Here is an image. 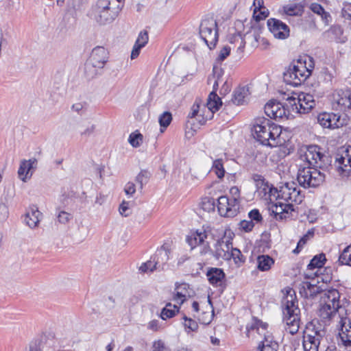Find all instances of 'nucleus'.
<instances>
[{"label": "nucleus", "mask_w": 351, "mask_h": 351, "mask_svg": "<svg viewBox=\"0 0 351 351\" xmlns=\"http://www.w3.org/2000/svg\"><path fill=\"white\" fill-rule=\"evenodd\" d=\"M253 131L254 138L264 145L277 147L282 143L280 139V128L267 118H256Z\"/></svg>", "instance_id": "obj_1"}, {"label": "nucleus", "mask_w": 351, "mask_h": 351, "mask_svg": "<svg viewBox=\"0 0 351 351\" xmlns=\"http://www.w3.org/2000/svg\"><path fill=\"white\" fill-rule=\"evenodd\" d=\"M221 97L215 91H212L208 96L206 103H202L199 99H196L188 114L189 119L197 117L201 125H204L208 120L213 119L214 113L222 106Z\"/></svg>", "instance_id": "obj_2"}, {"label": "nucleus", "mask_w": 351, "mask_h": 351, "mask_svg": "<svg viewBox=\"0 0 351 351\" xmlns=\"http://www.w3.org/2000/svg\"><path fill=\"white\" fill-rule=\"evenodd\" d=\"M282 305L283 306V321L287 325L286 330L290 334L294 335L298 332L300 322V310L298 306V300L294 290L291 288L286 289V293L282 300Z\"/></svg>", "instance_id": "obj_3"}, {"label": "nucleus", "mask_w": 351, "mask_h": 351, "mask_svg": "<svg viewBox=\"0 0 351 351\" xmlns=\"http://www.w3.org/2000/svg\"><path fill=\"white\" fill-rule=\"evenodd\" d=\"M285 92L282 90H279V93L282 100H289L290 107L295 114H304L311 110L315 106L314 97L308 93H301L298 94L293 91Z\"/></svg>", "instance_id": "obj_4"}, {"label": "nucleus", "mask_w": 351, "mask_h": 351, "mask_svg": "<svg viewBox=\"0 0 351 351\" xmlns=\"http://www.w3.org/2000/svg\"><path fill=\"white\" fill-rule=\"evenodd\" d=\"M307 58L310 62L308 66H306V60L303 62L299 60L298 65H293L286 70L283 74V80L287 85L300 86L311 75L312 69L314 68L313 58L310 56H308Z\"/></svg>", "instance_id": "obj_5"}, {"label": "nucleus", "mask_w": 351, "mask_h": 351, "mask_svg": "<svg viewBox=\"0 0 351 351\" xmlns=\"http://www.w3.org/2000/svg\"><path fill=\"white\" fill-rule=\"evenodd\" d=\"M318 167L308 166L300 167L297 174L299 185L304 189L316 188L325 180V174Z\"/></svg>", "instance_id": "obj_6"}, {"label": "nucleus", "mask_w": 351, "mask_h": 351, "mask_svg": "<svg viewBox=\"0 0 351 351\" xmlns=\"http://www.w3.org/2000/svg\"><path fill=\"white\" fill-rule=\"evenodd\" d=\"M199 35L210 49H213L218 40V29L216 20L212 16L202 19L199 25Z\"/></svg>", "instance_id": "obj_7"}, {"label": "nucleus", "mask_w": 351, "mask_h": 351, "mask_svg": "<svg viewBox=\"0 0 351 351\" xmlns=\"http://www.w3.org/2000/svg\"><path fill=\"white\" fill-rule=\"evenodd\" d=\"M318 123L324 128L335 129L346 125V117L338 113L323 112L317 117Z\"/></svg>", "instance_id": "obj_8"}, {"label": "nucleus", "mask_w": 351, "mask_h": 351, "mask_svg": "<svg viewBox=\"0 0 351 351\" xmlns=\"http://www.w3.org/2000/svg\"><path fill=\"white\" fill-rule=\"evenodd\" d=\"M277 197L285 200L287 204H300L303 200L304 195L297 188L295 183L291 182L286 183L280 188Z\"/></svg>", "instance_id": "obj_9"}, {"label": "nucleus", "mask_w": 351, "mask_h": 351, "mask_svg": "<svg viewBox=\"0 0 351 351\" xmlns=\"http://www.w3.org/2000/svg\"><path fill=\"white\" fill-rule=\"evenodd\" d=\"M335 166L339 172L344 173L349 171L347 167L351 169V146H344L341 147L335 157Z\"/></svg>", "instance_id": "obj_10"}, {"label": "nucleus", "mask_w": 351, "mask_h": 351, "mask_svg": "<svg viewBox=\"0 0 351 351\" xmlns=\"http://www.w3.org/2000/svg\"><path fill=\"white\" fill-rule=\"evenodd\" d=\"M318 145H309L305 152V158L309 166L320 168L324 163L325 155L321 152Z\"/></svg>", "instance_id": "obj_11"}, {"label": "nucleus", "mask_w": 351, "mask_h": 351, "mask_svg": "<svg viewBox=\"0 0 351 351\" xmlns=\"http://www.w3.org/2000/svg\"><path fill=\"white\" fill-rule=\"evenodd\" d=\"M267 26L269 31L276 38L284 40L289 36V27L280 20L271 18L267 21Z\"/></svg>", "instance_id": "obj_12"}, {"label": "nucleus", "mask_w": 351, "mask_h": 351, "mask_svg": "<svg viewBox=\"0 0 351 351\" xmlns=\"http://www.w3.org/2000/svg\"><path fill=\"white\" fill-rule=\"evenodd\" d=\"M217 208L220 215L226 217H233L238 213L239 206L232 204L228 197L221 196L217 199Z\"/></svg>", "instance_id": "obj_13"}, {"label": "nucleus", "mask_w": 351, "mask_h": 351, "mask_svg": "<svg viewBox=\"0 0 351 351\" xmlns=\"http://www.w3.org/2000/svg\"><path fill=\"white\" fill-rule=\"evenodd\" d=\"M253 180L256 183V191L258 195L265 199H267V194L269 192L274 191V193L278 195L279 191L270 184L268 182L265 181V178L259 174H254Z\"/></svg>", "instance_id": "obj_14"}, {"label": "nucleus", "mask_w": 351, "mask_h": 351, "mask_svg": "<svg viewBox=\"0 0 351 351\" xmlns=\"http://www.w3.org/2000/svg\"><path fill=\"white\" fill-rule=\"evenodd\" d=\"M333 102L341 110L351 109V90L337 89L333 94Z\"/></svg>", "instance_id": "obj_15"}, {"label": "nucleus", "mask_w": 351, "mask_h": 351, "mask_svg": "<svg viewBox=\"0 0 351 351\" xmlns=\"http://www.w3.org/2000/svg\"><path fill=\"white\" fill-rule=\"evenodd\" d=\"M339 337L342 345L351 346V321L348 317L340 318Z\"/></svg>", "instance_id": "obj_16"}, {"label": "nucleus", "mask_w": 351, "mask_h": 351, "mask_svg": "<svg viewBox=\"0 0 351 351\" xmlns=\"http://www.w3.org/2000/svg\"><path fill=\"white\" fill-rule=\"evenodd\" d=\"M271 210L276 220H282L289 217L295 208L293 204L278 202L271 206Z\"/></svg>", "instance_id": "obj_17"}, {"label": "nucleus", "mask_w": 351, "mask_h": 351, "mask_svg": "<svg viewBox=\"0 0 351 351\" xmlns=\"http://www.w3.org/2000/svg\"><path fill=\"white\" fill-rule=\"evenodd\" d=\"M36 164L37 160L36 158L21 160L18 169V176L19 179L24 182L29 180L32 176L33 169L36 168L34 165Z\"/></svg>", "instance_id": "obj_18"}, {"label": "nucleus", "mask_w": 351, "mask_h": 351, "mask_svg": "<svg viewBox=\"0 0 351 351\" xmlns=\"http://www.w3.org/2000/svg\"><path fill=\"white\" fill-rule=\"evenodd\" d=\"M108 53L107 50L104 47L97 46L92 50L88 60L103 69L108 62Z\"/></svg>", "instance_id": "obj_19"}, {"label": "nucleus", "mask_w": 351, "mask_h": 351, "mask_svg": "<svg viewBox=\"0 0 351 351\" xmlns=\"http://www.w3.org/2000/svg\"><path fill=\"white\" fill-rule=\"evenodd\" d=\"M339 308H336L334 306H330V304H319L317 314L321 321L325 325H327L330 323V320L337 315Z\"/></svg>", "instance_id": "obj_20"}, {"label": "nucleus", "mask_w": 351, "mask_h": 351, "mask_svg": "<svg viewBox=\"0 0 351 351\" xmlns=\"http://www.w3.org/2000/svg\"><path fill=\"white\" fill-rule=\"evenodd\" d=\"M340 294L337 289H332L328 290L323 291L321 295L320 304H330V306H334L336 308H340L339 302Z\"/></svg>", "instance_id": "obj_21"}, {"label": "nucleus", "mask_w": 351, "mask_h": 351, "mask_svg": "<svg viewBox=\"0 0 351 351\" xmlns=\"http://www.w3.org/2000/svg\"><path fill=\"white\" fill-rule=\"evenodd\" d=\"M100 23H106L112 21L121 10L119 6L108 5L106 8H98Z\"/></svg>", "instance_id": "obj_22"}, {"label": "nucleus", "mask_w": 351, "mask_h": 351, "mask_svg": "<svg viewBox=\"0 0 351 351\" xmlns=\"http://www.w3.org/2000/svg\"><path fill=\"white\" fill-rule=\"evenodd\" d=\"M237 33L234 34L230 38V43L232 44H237V51L240 53L243 52L245 48V41L244 37L245 35L250 34V31L247 30L245 34H243L240 31V29L243 27V23L241 21H238L235 23Z\"/></svg>", "instance_id": "obj_23"}, {"label": "nucleus", "mask_w": 351, "mask_h": 351, "mask_svg": "<svg viewBox=\"0 0 351 351\" xmlns=\"http://www.w3.org/2000/svg\"><path fill=\"white\" fill-rule=\"evenodd\" d=\"M317 325L314 323H311L309 326L307 327V331L303 337H314L316 341L321 342L322 339L325 337L326 331L325 329V324L322 325L317 322Z\"/></svg>", "instance_id": "obj_24"}, {"label": "nucleus", "mask_w": 351, "mask_h": 351, "mask_svg": "<svg viewBox=\"0 0 351 351\" xmlns=\"http://www.w3.org/2000/svg\"><path fill=\"white\" fill-rule=\"evenodd\" d=\"M322 291L319 287L309 282H304L300 289V295L305 298H313L318 293L322 295Z\"/></svg>", "instance_id": "obj_25"}, {"label": "nucleus", "mask_w": 351, "mask_h": 351, "mask_svg": "<svg viewBox=\"0 0 351 351\" xmlns=\"http://www.w3.org/2000/svg\"><path fill=\"white\" fill-rule=\"evenodd\" d=\"M230 252L228 244L223 243V239L217 240L215 245L214 256L217 259L222 258L225 261H230Z\"/></svg>", "instance_id": "obj_26"}, {"label": "nucleus", "mask_w": 351, "mask_h": 351, "mask_svg": "<svg viewBox=\"0 0 351 351\" xmlns=\"http://www.w3.org/2000/svg\"><path fill=\"white\" fill-rule=\"evenodd\" d=\"M42 214L37 208H31L28 210L24 218V221L30 228L38 226Z\"/></svg>", "instance_id": "obj_27"}, {"label": "nucleus", "mask_w": 351, "mask_h": 351, "mask_svg": "<svg viewBox=\"0 0 351 351\" xmlns=\"http://www.w3.org/2000/svg\"><path fill=\"white\" fill-rule=\"evenodd\" d=\"M102 68L95 64H93L89 60H86L84 66V75L88 80H90L94 79L102 73Z\"/></svg>", "instance_id": "obj_28"}, {"label": "nucleus", "mask_w": 351, "mask_h": 351, "mask_svg": "<svg viewBox=\"0 0 351 351\" xmlns=\"http://www.w3.org/2000/svg\"><path fill=\"white\" fill-rule=\"evenodd\" d=\"M206 237L207 235L204 230H197L187 237L186 241L193 249L197 245L202 244Z\"/></svg>", "instance_id": "obj_29"}, {"label": "nucleus", "mask_w": 351, "mask_h": 351, "mask_svg": "<svg viewBox=\"0 0 351 351\" xmlns=\"http://www.w3.org/2000/svg\"><path fill=\"white\" fill-rule=\"evenodd\" d=\"M187 288L188 285L186 283L177 285L175 289V293L173 298V300L180 305L183 304L184 302L186 300V296L188 294Z\"/></svg>", "instance_id": "obj_30"}, {"label": "nucleus", "mask_w": 351, "mask_h": 351, "mask_svg": "<svg viewBox=\"0 0 351 351\" xmlns=\"http://www.w3.org/2000/svg\"><path fill=\"white\" fill-rule=\"evenodd\" d=\"M281 100L283 101L282 99ZM285 101V102L284 104L281 103V105L278 109V112L275 114L273 119H282L284 117L289 119L291 117H294L293 114L295 112H293L291 108L288 106V104H289V100Z\"/></svg>", "instance_id": "obj_31"}, {"label": "nucleus", "mask_w": 351, "mask_h": 351, "mask_svg": "<svg viewBox=\"0 0 351 351\" xmlns=\"http://www.w3.org/2000/svg\"><path fill=\"white\" fill-rule=\"evenodd\" d=\"M206 276L212 285H217L225 278L224 272L219 268H210L208 270Z\"/></svg>", "instance_id": "obj_32"}, {"label": "nucleus", "mask_w": 351, "mask_h": 351, "mask_svg": "<svg viewBox=\"0 0 351 351\" xmlns=\"http://www.w3.org/2000/svg\"><path fill=\"white\" fill-rule=\"evenodd\" d=\"M274 265V260L269 255H259L257 257V268L261 271H269Z\"/></svg>", "instance_id": "obj_33"}, {"label": "nucleus", "mask_w": 351, "mask_h": 351, "mask_svg": "<svg viewBox=\"0 0 351 351\" xmlns=\"http://www.w3.org/2000/svg\"><path fill=\"white\" fill-rule=\"evenodd\" d=\"M248 95L249 89H234L232 93V101L236 105H242L245 102Z\"/></svg>", "instance_id": "obj_34"}, {"label": "nucleus", "mask_w": 351, "mask_h": 351, "mask_svg": "<svg viewBox=\"0 0 351 351\" xmlns=\"http://www.w3.org/2000/svg\"><path fill=\"white\" fill-rule=\"evenodd\" d=\"M281 105V102L276 101V100L269 101L264 107L265 113L270 119H273L275 114L278 112V109Z\"/></svg>", "instance_id": "obj_35"}, {"label": "nucleus", "mask_w": 351, "mask_h": 351, "mask_svg": "<svg viewBox=\"0 0 351 351\" xmlns=\"http://www.w3.org/2000/svg\"><path fill=\"white\" fill-rule=\"evenodd\" d=\"M152 260H149L146 263H144L141 265L139 269L141 272L146 273L148 271H154L160 268V260H155V258H152Z\"/></svg>", "instance_id": "obj_36"}, {"label": "nucleus", "mask_w": 351, "mask_h": 351, "mask_svg": "<svg viewBox=\"0 0 351 351\" xmlns=\"http://www.w3.org/2000/svg\"><path fill=\"white\" fill-rule=\"evenodd\" d=\"M320 343L319 341H316L314 337H303V350L304 351H318Z\"/></svg>", "instance_id": "obj_37"}, {"label": "nucleus", "mask_w": 351, "mask_h": 351, "mask_svg": "<svg viewBox=\"0 0 351 351\" xmlns=\"http://www.w3.org/2000/svg\"><path fill=\"white\" fill-rule=\"evenodd\" d=\"M326 256L324 254H320L315 256L307 266L308 269H314L322 268L326 262Z\"/></svg>", "instance_id": "obj_38"}, {"label": "nucleus", "mask_w": 351, "mask_h": 351, "mask_svg": "<svg viewBox=\"0 0 351 351\" xmlns=\"http://www.w3.org/2000/svg\"><path fill=\"white\" fill-rule=\"evenodd\" d=\"M338 263L341 265L351 266V244L348 245L340 254Z\"/></svg>", "instance_id": "obj_39"}, {"label": "nucleus", "mask_w": 351, "mask_h": 351, "mask_svg": "<svg viewBox=\"0 0 351 351\" xmlns=\"http://www.w3.org/2000/svg\"><path fill=\"white\" fill-rule=\"evenodd\" d=\"M263 335L264 338L258 344V350H262L265 348H270L271 346L273 347L274 344L278 346V343L274 341V337L269 332H265Z\"/></svg>", "instance_id": "obj_40"}, {"label": "nucleus", "mask_w": 351, "mask_h": 351, "mask_svg": "<svg viewBox=\"0 0 351 351\" xmlns=\"http://www.w3.org/2000/svg\"><path fill=\"white\" fill-rule=\"evenodd\" d=\"M169 250L162 248L158 250L154 257L155 260H160V268L161 269H164V265L166 264L167 261L169 260Z\"/></svg>", "instance_id": "obj_41"}, {"label": "nucleus", "mask_w": 351, "mask_h": 351, "mask_svg": "<svg viewBox=\"0 0 351 351\" xmlns=\"http://www.w3.org/2000/svg\"><path fill=\"white\" fill-rule=\"evenodd\" d=\"M150 177L151 173L147 170H141L136 176V182L139 184L141 189L149 182Z\"/></svg>", "instance_id": "obj_42"}, {"label": "nucleus", "mask_w": 351, "mask_h": 351, "mask_svg": "<svg viewBox=\"0 0 351 351\" xmlns=\"http://www.w3.org/2000/svg\"><path fill=\"white\" fill-rule=\"evenodd\" d=\"M143 136L138 132L135 131L130 134L128 142L133 147H138L143 143Z\"/></svg>", "instance_id": "obj_43"}, {"label": "nucleus", "mask_w": 351, "mask_h": 351, "mask_svg": "<svg viewBox=\"0 0 351 351\" xmlns=\"http://www.w3.org/2000/svg\"><path fill=\"white\" fill-rule=\"evenodd\" d=\"M212 170L215 173L219 178H222L225 174L223 161L221 159H216L213 161Z\"/></svg>", "instance_id": "obj_44"}, {"label": "nucleus", "mask_w": 351, "mask_h": 351, "mask_svg": "<svg viewBox=\"0 0 351 351\" xmlns=\"http://www.w3.org/2000/svg\"><path fill=\"white\" fill-rule=\"evenodd\" d=\"M229 256H230V260L232 258L235 264L240 265L243 264L245 258L242 254L241 252L237 248H232V250L229 253Z\"/></svg>", "instance_id": "obj_45"}, {"label": "nucleus", "mask_w": 351, "mask_h": 351, "mask_svg": "<svg viewBox=\"0 0 351 351\" xmlns=\"http://www.w3.org/2000/svg\"><path fill=\"white\" fill-rule=\"evenodd\" d=\"M125 0H98L97 5L98 8H106L108 5L119 6L122 8Z\"/></svg>", "instance_id": "obj_46"}, {"label": "nucleus", "mask_w": 351, "mask_h": 351, "mask_svg": "<svg viewBox=\"0 0 351 351\" xmlns=\"http://www.w3.org/2000/svg\"><path fill=\"white\" fill-rule=\"evenodd\" d=\"M172 120L171 114L169 112H164L158 119L160 127L166 128L169 125Z\"/></svg>", "instance_id": "obj_47"}, {"label": "nucleus", "mask_w": 351, "mask_h": 351, "mask_svg": "<svg viewBox=\"0 0 351 351\" xmlns=\"http://www.w3.org/2000/svg\"><path fill=\"white\" fill-rule=\"evenodd\" d=\"M315 234V229L311 228L300 239L298 243V248H302L306 243V242L313 237Z\"/></svg>", "instance_id": "obj_48"}, {"label": "nucleus", "mask_w": 351, "mask_h": 351, "mask_svg": "<svg viewBox=\"0 0 351 351\" xmlns=\"http://www.w3.org/2000/svg\"><path fill=\"white\" fill-rule=\"evenodd\" d=\"M183 319L184 320V327L189 330L188 332L196 331L197 330L198 324L196 321L191 318H188L186 315H184Z\"/></svg>", "instance_id": "obj_49"}, {"label": "nucleus", "mask_w": 351, "mask_h": 351, "mask_svg": "<svg viewBox=\"0 0 351 351\" xmlns=\"http://www.w3.org/2000/svg\"><path fill=\"white\" fill-rule=\"evenodd\" d=\"M58 221L62 224L67 223L71 219L72 215L65 211H60L58 215Z\"/></svg>", "instance_id": "obj_50"}, {"label": "nucleus", "mask_w": 351, "mask_h": 351, "mask_svg": "<svg viewBox=\"0 0 351 351\" xmlns=\"http://www.w3.org/2000/svg\"><path fill=\"white\" fill-rule=\"evenodd\" d=\"M119 211L121 215L128 217L131 214V209L129 207V202L123 201L119 208Z\"/></svg>", "instance_id": "obj_51"}, {"label": "nucleus", "mask_w": 351, "mask_h": 351, "mask_svg": "<svg viewBox=\"0 0 351 351\" xmlns=\"http://www.w3.org/2000/svg\"><path fill=\"white\" fill-rule=\"evenodd\" d=\"M149 40L148 33L147 31H141L136 40V43L140 44L141 46L145 47Z\"/></svg>", "instance_id": "obj_52"}, {"label": "nucleus", "mask_w": 351, "mask_h": 351, "mask_svg": "<svg viewBox=\"0 0 351 351\" xmlns=\"http://www.w3.org/2000/svg\"><path fill=\"white\" fill-rule=\"evenodd\" d=\"M152 351H169L165 343L159 339L153 342Z\"/></svg>", "instance_id": "obj_53"}, {"label": "nucleus", "mask_w": 351, "mask_h": 351, "mask_svg": "<svg viewBox=\"0 0 351 351\" xmlns=\"http://www.w3.org/2000/svg\"><path fill=\"white\" fill-rule=\"evenodd\" d=\"M248 216L250 219V221H256V223L261 222L263 220V217L258 209H253L249 213Z\"/></svg>", "instance_id": "obj_54"}, {"label": "nucleus", "mask_w": 351, "mask_h": 351, "mask_svg": "<svg viewBox=\"0 0 351 351\" xmlns=\"http://www.w3.org/2000/svg\"><path fill=\"white\" fill-rule=\"evenodd\" d=\"M240 228L243 230L245 232H250L254 227V223L252 221L243 220L239 223Z\"/></svg>", "instance_id": "obj_55"}, {"label": "nucleus", "mask_w": 351, "mask_h": 351, "mask_svg": "<svg viewBox=\"0 0 351 351\" xmlns=\"http://www.w3.org/2000/svg\"><path fill=\"white\" fill-rule=\"evenodd\" d=\"M176 313H178V311H174L171 309H169L168 308H163L161 313H160V317L163 320H166L168 318H171L174 317L176 314Z\"/></svg>", "instance_id": "obj_56"}, {"label": "nucleus", "mask_w": 351, "mask_h": 351, "mask_svg": "<svg viewBox=\"0 0 351 351\" xmlns=\"http://www.w3.org/2000/svg\"><path fill=\"white\" fill-rule=\"evenodd\" d=\"M257 330L258 333H260L258 330V319H253L252 322L250 324H248L246 326V335L247 337L250 336V333L252 330Z\"/></svg>", "instance_id": "obj_57"}, {"label": "nucleus", "mask_w": 351, "mask_h": 351, "mask_svg": "<svg viewBox=\"0 0 351 351\" xmlns=\"http://www.w3.org/2000/svg\"><path fill=\"white\" fill-rule=\"evenodd\" d=\"M231 48L229 46H224L219 51L217 60L219 61H223L229 55Z\"/></svg>", "instance_id": "obj_58"}, {"label": "nucleus", "mask_w": 351, "mask_h": 351, "mask_svg": "<svg viewBox=\"0 0 351 351\" xmlns=\"http://www.w3.org/2000/svg\"><path fill=\"white\" fill-rule=\"evenodd\" d=\"M215 68L214 67L213 71H215ZM219 76H216L215 73H214L213 75L209 76L208 78V84L209 86H211L213 88H217L219 86Z\"/></svg>", "instance_id": "obj_59"}, {"label": "nucleus", "mask_w": 351, "mask_h": 351, "mask_svg": "<svg viewBox=\"0 0 351 351\" xmlns=\"http://www.w3.org/2000/svg\"><path fill=\"white\" fill-rule=\"evenodd\" d=\"M284 11L287 15L295 16L298 14L300 10L295 5H287L284 7Z\"/></svg>", "instance_id": "obj_60"}, {"label": "nucleus", "mask_w": 351, "mask_h": 351, "mask_svg": "<svg viewBox=\"0 0 351 351\" xmlns=\"http://www.w3.org/2000/svg\"><path fill=\"white\" fill-rule=\"evenodd\" d=\"M311 9L314 13L321 15V16H324V15H326L325 14V10L320 4L313 3L311 6Z\"/></svg>", "instance_id": "obj_61"}, {"label": "nucleus", "mask_w": 351, "mask_h": 351, "mask_svg": "<svg viewBox=\"0 0 351 351\" xmlns=\"http://www.w3.org/2000/svg\"><path fill=\"white\" fill-rule=\"evenodd\" d=\"M143 47H144L141 46L140 44H137L135 43L133 47V49L132 50V52H131L130 58L132 60L136 58L139 56L141 49Z\"/></svg>", "instance_id": "obj_62"}, {"label": "nucleus", "mask_w": 351, "mask_h": 351, "mask_svg": "<svg viewBox=\"0 0 351 351\" xmlns=\"http://www.w3.org/2000/svg\"><path fill=\"white\" fill-rule=\"evenodd\" d=\"M124 191L127 195H132L136 192L135 184L133 182H128L124 188Z\"/></svg>", "instance_id": "obj_63"}, {"label": "nucleus", "mask_w": 351, "mask_h": 351, "mask_svg": "<svg viewBox=\"0 0 351 351\" xmlns=\"http://www.w3.org/2000/svg\"><path fill=\"white\" fill-rule=\"evenodd\" d=\"M342 14L344 17L351 20V3H347L342 10Z\"/></svg>", "instance_id": "obj_64"}]
</instances>
